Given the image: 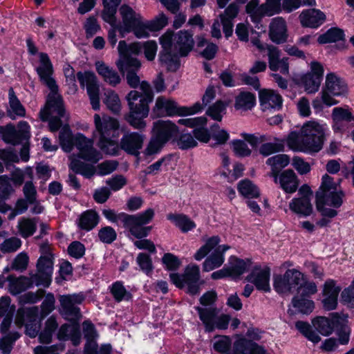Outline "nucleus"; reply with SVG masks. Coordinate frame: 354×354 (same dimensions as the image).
Returning a JSON list of instances; mask_svg holds the SVG:
<instances>
[{
	"instance_id": "nucleus-1",
	"label": "nucleus",
	"mask_w": 354,
	"mask_h": 354,
	"mask_svg": "<svg viewBox=\"0 0 354 354\" xmlns=\"http://www.w3.org/2000/svg\"><path fill=\"white\" fill-rule=\"evenodd\" d=\"M39 57V66L36 68L37 73L40 82L50 91L46 106L40 111V118L42 121L49 120L50 130L56 131L62 126L59 118L64 117L65 113L63 100L58 93V86L53 77L54 70L48 55L45 53H40Z\"/></svg>"
},
{
	"instance_id": "nucleus-2",
	"label": "nucleus",
	"mask_w": 354,
	"mask_h": 354,
	"mask_svg": "<svg viewBox=\"0 0 354 354\" xmlns=\"http://www.w3.org/2000/svg\"><path fill=\"white\" fill-rule=\"evenodd\" d=\"M160 43L162 47L160 62L174 70L179 66V57L187 56L195 44L193 33L187 30H179L175 34L167 31L160 37Z\"/></svg>"
},
{
	"instance_id": "nucleus-3",
	"label": "nucleus",
	"mask_w": 354,
	"mask_h": 354,
	"mask_svg": "<svg viewBox=\"0 0 354 354\" xmlns=\"http://www.w3.org/2000/svg\"><path fill=\"white\" fill-rule=\"evenodd\" d=\"M139 85L145 96L135 90L128 93L126 99L129 112L124 115V119L133 129L142 131L147 127L144 119L149 115V103L152 101L153 92L151 85L147 82H140Z\"/></svg>"
},
{
	"instance_id": "nucleus-4",
	"label": "nucleus",
	"mask_w": 354,
	"mask_h": 354,
	"mask_svg": "<svg viewBox=\"0 0 354 354\" xmlns=\"http://www.w3.org/2000/svg\"><path fill=\"white\" fill-rule=\"evenodd\" d=\"M93 120L95 130L93 136L97 139V146L106 154L117 155L118 142L115 138L118 136V120L106 115L100 116L99 114H95Z\"/></svg>"
},
{
	"instance_id": "nucleus-5",
	"label": "nucleus",
	"mask_w": 354,
	"mask_h": 354,
	"mask_svg": "<svg viewBox=\"0 0 354 354\" xmlns=\"http://www.w3.org/2000/svg\"><path fill=\"white\" fill-rule=\"evenodd\" d=\"M102 214L106 219L113 223L120 221L124 227L136 239L147 236L149 234L151 227H146L145 225L148 224L154 216V211L151 208L134 215L124 212L116 214L114 210L111 209H103Z\"/></svg>"
},
{
	"instance_id": "nucleus-6",
	"label": "nucleus",
	"mask_w": 354,
	"mask_h": 354,
	"mask_svg": "<svg viewBox=\"0 0 354 354\" xmlns=\"http://www.w3.org/2000/svg\"><path fill=\"white\" fill-rule=\"evenodd\" d=\"M220 241L221 239L218 236H214L209 238L205 244L201 247L194 254V259L197 261H200L210 251L214 249V252L203 263V270L205 272H209L220 267L224 262L223 254L230 249V247L227 245H222L216 247L220 243Z\"/></svg>"
},
{
	"instance_id": "nucleus-7",
	"label": "nucleus",
	"mask_w": 354,
	"mask_h": 354,
	"mask_svg": "<svg viewBox=\"0 0 354 354\" xmlns=\"http://www.w3.org/2000/svg\"><path fill=\"white\" fill-rule=\"evenodd\" d=\"M340 180L335 182L333 178L324 174L322 178V183L317 191L316 203L339 208L343 203L344 193L340 189Z\"/></svg>"
},
{
	"instance_id": "nucleus-8",
	"label": "nucleus",
	"mask_w": 354,
	"mask_h": 354,
	"mask_svg": "<svg viewBox=\"0 0 354 354\" xmlns=\"http://www.w3.org/2000/svg\"><path fill=\"white\" fill-rule=\"evenodd\" d=\"M119 13L122 22L118 24V30L122 37L127 33L133 32L137 38H146L145 21L140 13L126 4L120 8Z\"/></svg>"
},
{
	"instance_id": "nucleus-9",
	"label": "nucleus",
	"mask_w": 354,
	"mask_h": 354,
	"mask_svg": "<svg viewBox=\"0 0 354 354\" xmlns=\"http://www.w3.org/2000/svg\"><path fill=\"white\" fill-rule=\"evenodd\" d=\"M303 145H296L299 152L315 153L319 152L324 141V129L316 122H308L302 127Z\"/></svg>"
},
{
	"instance_id": "nucleus-10",
	"label": "nucleus",
	"mask_w": 354,
	"mask_h": 354,
	"mask_svg": "<svg viewBox=\"0 0 354 354\" xmlns=\"http://www.w3.org/2000/svg\"><path fill=\"white\" fill-rule=\"evenodd\" d=\"M169 277L176 287L182 288L186 286L189 293L192 295L198 293L200 270L198 266L190 264L186 267L183 274L171 273Z\"/></svg>"
},
{
	"instance_id": "nucleus-11",
	"label": "nucleus",
	"mask_w": 354,
	"mask_h": 354,
	"mask_svg": "<svg viewBox=\"0 0 354 354\" xmlns=\"http://www.w3.org/2000/svg\"><path fill=\"white\" fill-rule=\"evenodd\" d=\"M346 82L333 73H328L326 77L325 86L321 93L323 103L326 106L337 104L333 96L344 95L347 93Z\"/></svg>"
},
{
	"instance_id": "nucleus-12",
	"label": "nucleus",
	"mask_w": 354,
	"mask_h": 354,
	"mask_svg": "<svg viewBox=\"0 0 354 354\" xmlns=\"http://www.w3.org/2000/svg\"><path fill=\"white\" fill-rule=\"evenodd\" d=\"M304 275L296 269H288L283 275L274 277V288L279 293H291L299 290L304 283Z\"/></svg>"
},
{
	"instance_id": "nucleus-13",
	"label": "nucleus",
	"mask_w": 354,
	"mask_h": 354,
	"mask_svg": "<svg viewBox=\"0 0 354 354\" xmlns=\"http://www.w3.org/2000/svg\"><path fill=\"white\" fill-rule=\"evenodd\" d=\"M118 49L120 57L116 65L119 70L129 68V67L140 68V62L133 57L141 52L142 46L140 43L135 42L128 45L125 41L122 40L119 41Z\"/></svg>"
},
{
	"instance_id": "nucleus-14",
	"label": "nucleus",
	"mask_w": 354,
	"mask_h": 354,
	"mask_svg": "<svg viewBox=\"0 0 354 354\" xmlns=\"http://www.w3.org/2000/svg\"><path fill=\"white\" fill-rule=\"evenodd\" d=\"M155 109L158 111L164 110L169 116L172 115H188L196 113L202 110L203 107L199 102L196 103L192 106H179L177 103L172 100H167L164 97L157 98Z\"/></svg>"
},
{
	"instance_id": "nucleus-15",
	"label": "nucleus",
	"mask_w": 354,
	"mask_h": 354,
	"mask_svg": "<svg viewBox=\"0 0 354 354\" xmlns=\"http://www.w3.org/2000/svg\"><path fill=\"white\" fill-rule=\"evenodd\" d=\"M145 138V136L140 132L126 131L118 142L117 154L121 149L128 154L138 156Z\"/></svg>"
},
{
	"instance_id": "nucleus-16",
	"label": "nucleus",
	"mask_w": 354,
	"mask_h": 354,
	"mask_svg": "<svg viewBox=\"0 0 354 354\" xmlns=\"http://www.w3.org/2000/svg\"><path fill=\"white\" fill-rule=\"evenodd\" d=\"M76 77L82 87L86 86L91 104L94 110L100 109V88L95 75L93 72H78Z\"/></svg>"
},
{
	"instance_id": "nucleus-17",
	"label": "nucleus",
	"mask_w": 354,
	"mask_h": 354,
	"mask_svg": "<svg viewBox=\"0 0 354 354\" xmlns=\"http://www.w3.org/2000/svg\"><path fill=\"white\" fill-rule=\"evenodd\" d=\"M60 313L67 319H77L81 317L77 305L82 303L84 296L82 294L62 295L59 297Z\"/></svg>"
},
{
	"instance_id": "nucleus-18",
	"label": "nucleus",
	"mask_w": 354,
	"mask_h": 354,
	"mask_svg": "<svg viewBox=\"0 0 354 354\" xmlns=\"http://www.w3.org/2000/svg\"><path fill=\"white\" fill-rule=\"evenodd\" d=\"M75 146L79 151L80 158L93 163H96L102 158V155L93 147V141L87 138L82 133L75 136Z\"/></svg>"
},
{
	"instance_id": "nucleus-19",
	"label": "nucleus",
	"mask_w": 354,
	"mask_h": 354,
	"mask_svg": "<svg viewBox=\"0 0 354 354\" xmlns=\"http://www.w3.org/2000/svg\"><path fill=\"white\" fill-rule=\"evenodd\" d=\"M324 74L322 64L317 62H313L310 64V72L302 77V83L305 91L308 93H315L319 90Z\"/></svg>"
},
{
	"instance_id": "nucleus-20",
	"label": "nucleus",
	"mask_w": 354,
	"mask_h": 354,
	"mask_svg": "<svg viewBox=\"0 0 354 354\" xmlns=\"http://www.w3.org/2000/svg\"><path fill=\"white\" fill-rule=\"evenodd\" d=\"M270 269L268 267L261 268L256 266L247 277V280L253 283L257 289L264 292H270Z\"/></svg>"
},
{
	"instance_id": "nucleus-21",
	"label": "nucleus",
	"mask_w": 354,
	"mask_h": 354,
	"mask_svg": "<svg viewBox=\"0 0 354 354\" xmlns=\"http://www.w3.org/2000/svg\"><path fill=\"white\" fill-rule=\"evenodd\" d=\"M36 277H35L33 274H31L30 277L25 276L15 277L12 275H10L8 277L10 293L13 295H17L32 287L33 285L37 286H41Z\"/></svg>"
},
{
	"instance_id": "nucleus-22",
	"label": "nucleus",
	"mask_w": 354,
	"mask_h": 354,
	"mask_svg": "<svg viewBox=\"0 0 354 354\" xmlns=\"http://www.w3.org/2000/svg\"><path fill=\"white\" fill-rule=\"evenodd\" d=\"M178 131V127L169 120H158L153 123V134L165 144L176 138Z\"/></svg>"
},
{
	"instance_id": "nucleus-23",
	"label": "nucleus",
	"mask_w": 354,
	"mask_h": 354,
	"mask_svg": "<svg viewBox=\"0 0 354 354\" xmlns=\"http://www.w3.org/2000/svg\"><path fill=\"white\" fill-rule=\"evenodd\" d=\"M37 272L32 274L37 277L41 286L48 287L51 281L53 270V257H40L37 263Z\"/></svg>"
},
{
	"instance_id": "nucleus-24",
	"label": "nucleus",
	"mask_w": 354,
	"mask_h": 354,
	"mask_svg": "<svg viewBox=\"0 0 354 354\" xmlns=\"http://www.w3.org/2000/svg\"><path fill=\"white\" fill-rule=\"evenodd\" d=\"M268 51L269 68L272 71H279L281 73L288 74L289 67L288 58H280L281 53L279 48L273 45H266Z\"/></svg>"
},
{
	"instance_id": "nucleus-25",
	"label": "nucleus",
	"mask_w": 354,
	"mask_h": 354,
	"mask_svg": "<svg viewBox=\"0 0 354 354\" xmlns=\"http://www.w3.org/2000/svg\"><path fill=\"white\" fill-rule=\"evenodd\" d=\"M269 37L277 44L286 41L288 38L287 26L282 17H275L272 19L269 26Z\"/></svg>"
},
{
	"instance_id": "nucleus-26",
	"label": "nucleus",
	"mask_w": 354,
	"mask_h": 354,
	"mask_svg": "<svg viewBox=\"0 0 354 354\" xmlns=\"http://www.w3.org/2000/svg\"><path fill=\"white\" fill-rule=\"evenodd\" d=\"M259 101L263 111L279 110L282 106L281 96L271 90H263L259 92Z\"/></svg>"
},
{
	"instance_id": "nucleus-27",
	"label": "nucleus",
	"mask_w": 354,
	"mask_h": 354,
	"mask_svg": "<svg viewBox=\"0 0 354 354\" xmlns=\"http://www.w3.org/2000/svg\"><path fill=\"white\" fill-rule=\"evenodd\" d=\"M280 187L288 194L295 193L299 187V180L292 169H286L277 174Z\"/></svg>"
},
{
	"instance_id": "nucleus-28",
	"label": "nucleus",
	"mask_w": 354,
	"mask_h": 354,
	"mask_svg": "<svg viewBox=\"0 0 354 354\" xmlns=\"http://www.w3.org/2000/svg\"><path fill=\"white\" fill-rule=\"evenodd\" d=\"M299 19L303 26L317 28L325 21L326 16L319 10L308 9L301 13Z\"/></svg>"
},
{
	"instance_id": "nucleus-29",
	"label": "nucleus",
	"mask_w": 354,
	"mask_h": 354,
	"mask_svg": "<svg viewBox=\"0 0 354 354\" xmlns=\"http://www.w3.org/2000/svg\"><path fill=\"white\" fill-rule=\"evenodd\" d=\"M96 71L103 80L112 86H116L121 82L118 73L106 64L104 62L97 61L95 64Z\"/></svg>"
},
{
	"instance_id": "nucleus-30",
	"label": "nucleus",
	"mask_w": 354,
	"mask_h": 354,
	"mask_svg": "<svg viewBox=\"0 0 354 354\" xmlns=\"http://www.w3.org/2000/svg\"><path fill=\"white\" fill-rule=\"evenodd\" d=\"M239 11V6L234 3H230L225 10L224 13L220 15L223 30L225 37L228 38L233 32L232 21L236 17Z\"/></svg>"
},
{
	"instance_id": "nucleus-31",
	"label": "nucleus",
	"mask_w": 354,
	"mask_h": 354,
	"mask_svg": "<svg viewBox=\"0 0 354 354\" xmlns=\"http://www.w3.org/2000/svg\"><path fill=\"white\" fill-rule=\"evenodd\" d=\"M345 318L334 314V328L336 335L338 337L337 342L342 345H346L350 340L351 328L348 325V321Z\"/></svg>"
},
{
	"instance_id": "nucleus-32",
	"label": "nucleus",
	"mask_w": 354,
	"mask_h": 354,
	"mask_svg": "<svg viewBox=\"0 0 354 354\" xmlns=\"http://www.w3.org/2000/svg\"><path fill=\"white\" fill-rule=\"evenodd\" d=\"M195 308L198 311L200 319L204 324L206 330L208 332L213 331L214 330V322L219 313L218 309L213 306H197Z\"/></svg>"
},
{
	"instance_id": "nucleus-33",
	"label": "nucleus",
	"mask_w": 354,
	"mask_h": 354,
	"mask_svg": "<svg viewBox=\"0 0 354 354\" xmlns=\"http://www.w3.org/2000/svg\"><path fill=\"white\" fill-rule=\"evenodd\" d=\"M290 162V158L286 154H278L267 159L266 164L271 167V171L269 176L273 178L275 183L277 184V174L281 173V169L286 167Z\"/></svg>"
},
{
	"instance_id": "nucleus-34",
	"label": "nucleus",
	"mask_w": 354,
	"mask_h": 354,
	"mask_svg": "<svg viewBox=\"0 0 354 354\" xmlns=\"http://www.w3.org/2000/svg\"><path fill=\"white\" fill-rule=\"evenodd\" d=\"M38 313L39 308L37 306L19 308L16 315L15 324L19 327H21L26 323L36 322Z\"/></svg>"
},
{
	"instance_id": "nucleus-35",
	"label": "nucleus",
	"mask_w": 354,
	"mask_h": 354,
	"mask_svg": "<svg viewBox=\"0 0 354 354\" xmlns=\"http://www.w3.org/2000/svg\"><path fill=\"white\" fill-rule=\"evenodd\" d=\"M289 208L294 213L308 216L313 212V205L310 198H295L289 203Z\"/></svg>"
},
{
	"instance_id": "nucleus-36",
	"label": "nucleus",
	"mask_w": 354,
	"mask_h": 354,
	"mask_svg": "<svg viewBox=\"0 0 354 354\" xmlns=\"http://www.w3.org/2000/svg\"><path fill=\"white\" fill-rule=\"evenodd\" d=\"M100 217L94 210H87L83 212L78 220V227L82 230L90 231L99 223Z\"/></svg>"
},
{
	"instance_id": "nucleus-37",
	"label": "nucleus",
	"mask_w": 354,
	"mask_h": 354,
	"mask_svg": "<svg viewBox=\"0 0 354 354\" xmlns=\"http://www.w3.org/2000/svg\"><path fill=\"white\" fill-rule=\"evenodd\" d=\"M256 104L255 95L250 92H241L235 98L234 108L238 111L251 110Z\"/></svg>"
},
{
	"instance_id": "nucleus-38",
	"label": "nucleus",
	"mask_w": 354,
	"mask_h": 354,
	"mask_svg": "<svg viewBox=\"0 0 354 354\" xmlns=\"http://www.w3.org/2000/svg\"><path fill=\"white\" fill-rule=\"evenodd\" d=\"M58 328V323L55 317H50L44 324V328L39 334V340L42 344H50L53 335Z\"/></svg>"
},
{
	"instance_id": "nucleus-39",
	"label": "nucleus",
	"mask_w": 354,
	"mask_h": 354,
	"mask_svg": "<svg viewBox=\"0 0 354 354\" xmlns=\"http://www.w3.org/2000/svg\"><path fill=\"white\" fill-rule=\"evenodd\" d=\"M102 1L104 5L102 11L103 19L110 25H115L117 8L120 3L121 0H102Z\"/></svg>"
},
{
	"instance_id": "nucleus-40",
	"label": "nucleus",
	"mask_w": 354,
	"mask_h": 354,
	"mask_svg": "<svg viewBox=\"0 0 354 354\" xmlns=\"http://www.w3.org/2000/svg\"><path fill=\"white\" fill-rule=\"evenodd\" d=\"M245 11L251 21L254 24L260 23L262 18L266 16L265 10L262 8V4L259 5V0L250 1L245 6Z\"/></svg>"
},
{
	"instance_id": "nucleus-41",
	"label": "nucleus",
	"mask_w": 354,
	"mask_h": 354,
	"mask_svg": "<svg viewBox=\"0 0 354 354\" xmlns=\"http://www.w3.org/2000/svg\"><path fill=\"white\" fill-rule=\"evenodd\" d=\"M334 314L333 313V322L325 317H317L315 318L312 323L315 329L322 335L328 336L330 335L334 329Z\"/></svg>"
},
{
	"instance_id": "nucleus-42",
	"label": "nucleus",
	"mask_w": 354,
	"mask_h": 354,
	"mask_svg": "<svg viewBox=\"0 0 354 354\" xmlns=\"http://www.w3.org/2000/svg\"><path fill=\"white\" fill-rule=\"evenodd\" d=\"M167 219L174 222L183 232H187L196 227L194 222L184 214H169Z\"/></svg>"
},
{
	"instance_id": "nucleus-43",
	"label": "nucleus",
	"mask_w": 354,
	"mask_h": 354,
	"mask_svg": "<svg viewBox=\"0 0 354 354\" xmlns=\"http://www.w3.org/2000/svg\"><path fill=\"white\" fill-rule=\"evenodd\" d=\"M18 230L19 234L23 238L32 236L37 230V218H22L19 221Z\"/></svg>"
},
{
	"instance_id": "nucleus-44",
	"label": "nucleus",
	"mask_w": 354,
	"mask_h": 354,
	"mask_svg": "<svg viewBox=\"0 0 354 354\" xmlns=\"http://www.w3.org/2000/svg\"><path fill=\"white\" fill-rule=\"evenodd\" d=\"M69 167L75 173L80 174L87 178L92 177L96 171L93 165L75 159L71 161Z\"/></svg>"
},
{
	"instance_id": "nucleus-45",
	"label": "nucleus",
	"mask_w": 354,
	"mask_h": 354,
	"mask_svg": "<svg viewBox=\"0 0 354 354\" xmlns=\"http://www.w3.org/2000/svg\"><path fill=\"white\" fill-rule=\"evenodd\" d=\"M168 24L167 17L162 12L160 13L153 20L145 21L146 37L149 36L151 31H158L165 27Z\"/></svg>"
},
{
	"instance_id": "nucleus-46",
	"label": "nucleus",
	"mask_w": 354,
	"mask_h": 354,
	"mask_svg": "<svg viewBox=\"0 0 354 354\" xmlns=\"http://www.w3.org/2000/svg\"><path fill=\"white\" fill-rule=\"evenodd\" d=\"M173 142L181 150H188L197 146V141L194 137L189 133H182L180 136H176Z\"/></svg>"
},
{
	"instance_id": "nucleus-47",
	"label": "nucleus",
	"mask_w": 354,
	"mask_h": 354,
	"mask_svg": "<svg viewBox=\"0 0 354 354\" xmlns=\"http://www.w3.org/2000/svg\"><path fill=\"white\" fill-rule=\"evenodd\" d=\"M60 145L62 149L66 152L72 151L75 145V136H73L70 128L68 126H64L59 136Z\"/></svg>"
},
{
	"instance_id": "nucleus-48",
	"label": "nucleus",
	"mask_w": 354,
	"mask_h": 354,
	"mask_svg": "<svg viewBox=\"0 0 354 354\" xmlns=\"http://www.w3.org/2000/svg\"><path fill=\"white\" fill-rule=\"evenodd\" d=\"M238 190L241 195L246 198H257L259 196V191L257 186L250 180L245 179L238 184Z\"/></svg>"
},
{
	"instance_id": "nucleus-49",
	"label": "nucleus",
	"mask_w": 354,
	"mask_h": 354,
	"mask_svg": "<svg viewBox=\"0 0 354 354\" xmlns=\"http://www.w3.org/2000/svg\"><path fill=\"white\" fill-rule=\"evenodd\" d=\"M344 35L342 30L337 28H332L324 34L319 35L317 41L321 44L336 42L343 39Z\"/></svg>"
},
{
	"instance_id": "nucleus-50",
	"label": "nucleus",
	"mask_w": 354,
	"mask_h": 354,
	"mask_svg": "<svg viewBox=\"0 0 354 354\" xmlns=\"http://www.w3.org/2000/svg\"><path fill=\"white\" fill-rule=\"evenodd\" d=\"M3 140L13 145L19 144L22 141L25 140L21 135L20 134L18 129L14 126L8 125L3 130L2 133Z\"/></svg>"
},
{
	"instance_id": "nucleus-51",
	"label": "nucleus",
	"mask_w": 354,
	"mask_h": 354,
	"mask_svg": "<svg viewBox=\"0 0 354 354\" xmlns=\"http://www.w3.org/2000/svg\"><path fill=\"white\" fill-rule=\"evenodd\" d=\"M292 306L295 308L296 311L302 314L310 313L314 308V302L305 298H299L298 296L293 297L292 300Z\"/></svg>"
},
{
	"instance_id": "nucleus-52",
	"label": "nucleus",
	"mask_w": 354,
	"mask_h": 354,
	"mask_svg": "<svg viewBox=\"0 0 354 354\" xmlns=\"http://www.w3.org/2000/svg\"><path fill=\"white\" fill-rule=\"evenodd\" d=\"M110 292L117 302L128 300L131 297V293L127 290L121 281L113 283L110 287Z\"/></svg>"
},
{
	"instance_id": "nucleus-53",
	"label": "nucleus",
	"mask_w": 354,
	"mask_h": 354,
	"mask_svg": "<svg viewBox=\"0 0 354 354\" xmlns=\"http://www.w3.org/2000/svg\"><path fill=\"white\" fill-rule=\"evenodd\" d=\"M231 266L229 268L231 276H239L243 274L250 265V261H247L232 257L230 258Z\"/></svg>"
},
{
	"instance_id": "nucleus-54",
	"label": "nucleus",
	"mask_w": 354,
	"mask_h": 354,
	"mask_svg": "<svg viewBox=\"0 0 354 354\" xmlns=\"http://www.w3.org/2000/svg\"><path fill=\"white\" fill-rule=\"evenodd\" d=\"M104 102L109 110L115 114L120 113L121 110V103L118 95L113 91H108L105 93Z\"/></svg>"
},
{
	"instance_id": "nucleus-55",
	"label": "nucleus",
	"mask_w": 354,
	"mask_h": 354,
	"mask_svg": "<svg viewBox=\"0 0 354 354\" xmlns=\"http://www.w3.org/2000/svg\"><path fill=\"white\" fill-rule=\"evenodd\" d=\"M9 104L12 113L19 117H23L26 114V110L19 99L15 95L12 88L8 91Z\"/></svg>"
},
{
	"instance_id": "nucleus-56",
	"label": "nucleus",
	"mask_w": 354,
	"mask_h": 354,
	"mask_svg": "<svg viewBox=\"0 0 354 354\" xmlns=\"http://www.w3.org/2000/svg\"><path fill=\"white\" fill-rule=\"evenodd\" d=\"M225 109L226 104L221 100H218L209 107L207 114L215 120L221 121L223 115L225 113Z\"/></svg>"
},
{
	"instance_id": "nucleus-57",
	"label": "nucleus",
	"mask_w": 354,
	"mask_h": 354,
	"mask_svg": "<svg viewBox=\"0 0 354 354\" xmlns=\"http://www.w3.org/2000/svg\"><path fill=\"white\" fill-rule=\"evenodd\" d=\"M284 149V145L281 140H278L277 142H267L263 144L259 149V152L264 156H268L272 153L283 151Z\"/></svg>"
},
{
	"instance_id": "nucleus-58",
	"label": "nucleus",
	"mask_w": 354,
	"mask_h": 354,
	"mask_svg": "<svg viewBox=\"0 0 354 354\" xmlns=\"http://www.w3.org/2000/svg\"><path fill=\"white\" fill-rule=\"evenodd\" d=\"M21 241L15 236L6 239L0 245V250L3 253H11L20 248Z\"/></svg>"
},
{
	"instance_id": "nucleus-59",
	"label": "nucleus",
	"mask_w": 354,
	"mask_h": 354,
	"mask_svg": "<svg viewBox=\"0 0 354 354\" xmlns=\"http://www.w3.org/2000/svg\"><path fill=\"white\" fill-rule=\"evenodd\" d=\"M15 192L11 179L6 175L0 176V194L4 198H8Z\"/></svg>"
},
{
	"instance_id": "nucleus-60",
	"label": "nucleus",
	"mask_w": 354,
	"mask_h": 354,
	"mask_svg": "<svg viewBox=\"0 0 354 354\" xmlns=\"http://www.w3.org/2000/svg\"><path fill=\"white\" fill-rule=\"evenodd\" d=\"M136 262L140 268L147 274L151 273L153 266L150 256L146 253L141 252L138 254Z\"/></svg>"
},
{
	"instance_id": "nucleus-61",
	"label": "nucleus",
	"mask_w": 354,
	"mask_h": 354,
	"mask_svg": "<svg viewBox=\"0 0 354 354\" xmlns=\"http://www.w3.org/2000/svg\"><path fill=\"white\" fill-rule=\"evenodd\" d=\"M97 236L101 242L111 244L116 239L117 233L112 227L106 226L99 230Z\"/></svg>"
},
{
	"instance_id": "nucleus-62",
	"label": "nucleus",
	"mask_w": 354,
	"mask_h": 354,
	"mask_svg": "<svg viewBox=\"0 0 354 354\" xmlns=\"http://www.w3.org/2000/svg\"><path fill=\"white\" fill-rule=\"evenodd\" d=\"M165 145V143L164 142L153 134L145 149V154L146 156H151L158 153L160 151Z\"/></svg>"
},
{
	"instance_id": "nucleus-63",
	"label": "nucleus",
	"mask_w": 354,
	"mask_h": 354,
	"mask_svg": "<svg viewBox=\"0 0 354 354\" xmlns=\"http://www.w3.org/2000/svg\"><path fill=\"white\" fill-rule=\"evenodd\" d=\"M44 295V290L39 289L37 292H28L19 297L20 304H35L39 301Z\"/></svg>"
},
{
	"instance_id": "nucleus-64",
	"label": "nucleus",
	"mask_w": 354,
	"mask_h": 354,
	"mask_svg": "<svg viewBox=\"0 0 354 354\" xmlns=\"http://www.w3.org/2000/svg\"><path fill=\"white\" fill-rule=\"evenodd\" d=\"M241 340L242 345L240 344L239 348H244L245 354H266V351L254 342L246 339H241Z\"/></svg>"
}]
</instances>
